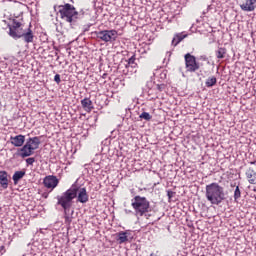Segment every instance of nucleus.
Returning <instances> with one entry per match:
<instances>
[{
    "instance_id": "obj_1",
    "label": "nucleus",
    "mask_w": 256,
    "mask_h": 256,
    "mask_svg": "<svg viewBox=\"0 0 256 256\" xmlns=\"http://www.w3.org/2000/svg\"><path fill=\"white\" fill-rule=\"evenodd\" d=\"M205 197L211 205H220L225 201V189L218 183H211L206 185Z\"/></svg>"
},
{
    "instance_id": "obj_2",
    "label": "nucleus",
    "mask_w": 256,
    "mask_h": 256,
    "mask_svg": "<svg viewBox=\"0 0 256 256\" xmlns=\"http://www.w3.org/2000/svg\"><path fill=\"white\" fill-rule=\"evenodd\" d=\"M77 193H79V186L72 185L62 195L57 196V205H61L64 212L67 213L73 207V199H77Z\"/></svg>"
},
{
    "instance_id": "obj_3",
    "label": "nucleus",
    "mask_w": 256,
    "mask_h": 256,
    "mask_svg": "<svg viewBox=\"0 0 256 256\" xmlns=\"http://www.w3.org/2000/svg\"><path fill=\"white\" fill-rule=\"evenodd\" d=\"M41 145V139L37 136L29 138L22 148L18 149L16 152L17 157L25 159L26 157H31L35 153L36 149Z\"/></svg>"
},
{
    "instance_id": "obj_4",
    "label": "nucleus",
    "mask_w": 256,
    "mask_h": 256,
    "mask_svg": "<svg viewBox=\"0 0 256 256\" xmlns=\"http://www.w3.org/2000/svg\"><path fill=\"white\" fill-rule=\"evenodd\" d=\"M132 209H134L135 215L143 217L146 213H149L151 209V202L147 198L137 195L131 199Z\"/></svg>"
},
{
    "instance_id": "obj_5",
    "label": "nucleus",
    "mask_w": 256,
    "mask_h": 256,
    "mask_svg": "<svg viewBox=\"0 0 256 256\" xmlns=\"http://www.w3.org/2000/svg\"><path fill=\"white\" fill-rule=\"evenodd\" d=\"M58 9L61 19L66 21V23H77V19H79V12L75 6L66 3L64 5H59Z\"/></svg>"
},
{
    "instance_id": "obj_6",
    "label": "nucleus",
    "mask_w": 256,
    "mask_h": 256,
    "mask_svg": "<svg viewBox=\"0 0 256 256\" xmlns=\"http://www.w3.org/2000/svg\"><path fill=\"white\" fill-rule=\"evenodd\" d=\"M94 35H96L97 39L100 41H104V43H113V41H117V30H102L95 31Z\"/></svg>"
},
{
    "instance_id": "obj_7",
    "label": "nucleus",
    "mask_w": 256,
    "mask_h": 256,
    "mask_svg": "<svg viewBox=\"0 0 256 256\" xmlns=\"http://www.w3.org/2000/svg\"><path fill=\"white\" fill-rule=\"evenodd\" d=\"M185 59V65L186 70L188 73H195V71H199V63H197V58L195 56L191 55L190 53H187L184 56Z\"/></svg>"
},
{
    "instance_id": "obj_8",
    "label": "nucleus",
    "mask_w": 256,
    "mask_h": 256,
    "mask_svg": "<svg viewBox=\"0 0 256 256\" xmlns=\"http://www.w3.org/2000/svg\"><path fill=\"white\" fill-rule=\"evenodd\" d=\"M43 183L47 189H55L59 185V179L56 176H46Z\"/></svg>"
},
{
    "instance_id": "obj_9",
    "label": "nucleus",
    "mask_w": 256,
    "mask_h": 256,
    "mask_svg": "<svg viewBox=\"0 0 256 256\" xmlns=\"http://www.w3.org/2000/svg\"><path fill=\"white\" fill-rule=\"evenodd\" d=\"M76 197H77L78 203H87L89 201V194H87V188L78 187V192Z\"/></svg>"
},
{
    "instance_id": "obj_10",
    "label": "nucleus",
    "mask_w": 256,
    "mask_h": 256,
    "mask_svg": "<svg viewBox=\"0 0 256 256\" xmlns=\"http://www.w3.org/2000/svg\"><path fill=\"white\" fill-rule=\"evenodd\" d=\"M21 39H23L24 43H33L35 40V34H33V30H31V28L24 30L21 34Z\"/></svg>"
},
{
    "instance_id": "obj_11",
    "label": "nucleus",
    "mask_w": 256,
    "mask_h": 256,
    "mask_svg": "<svg viewBox=\"0 0 256 256\" xmlns=\"http://www.w3.org/2000/svg\"><path fill=\"white\" fill-rule=\"evenodd\" d=\"M10 143L11 145H14V147H23L25 144V136L21 134L17 136H11Z\"/></svg>"
},
{
    "instance_id": "obj_12",
    "label": "nucleus",
    "mask_w": 256,
    "mask_h": 256,
    "mask_svg": "<svg viewBox=\"0 0 256 256\" xmlns=\"http://www.w3.org/2000/svg\"><path fill=\"white\" fill-rule=\"evenodd\" d=\"M0 186L2 189H7L9 187V174L7 171H0Z\"/></svg>"
},
{
    "instance_id": "obj_13",
    "label": "nucleus",
    "mask_w": 256,
    "mask_h": 256,
    "mask_svg": "<svg viewBox=\"0 0 256 256\" xmlns=\"http://www.w3.org/2000/svg\"><path fill=\"white\" fill-rule=\"evenodd\" d=\"M255 3L256 0H245V3L241 4L240 8L242 9V11H255Z\"/></svg>"
},
{
    "instance_id": "obj_14",
    "label": "nucleus",
    "mask_w": 256,
    "mask_h": 256,
    "mask_svg": "<svg viewBox=\"0 0 256 256\" xmlns=\"http://www.w3.org/2000/svg\"><path fill=\"white\" fill-rule=\"evenodd\" d=\"M23 31V28H9L8 35L12 37V39H21Z\"/></svg>"
},
{
    "instance_id": "obj_15",
    "label": "nucleus",
    "mask_w": 256,
    "mask_h": 256,
    "mask_svg": "<svg viewBox=\"0 0 256 256\" xmlns=\"http://www.w3.org/2000/svg\"><path fill=\"white\" fill-rule=\"evenodd\" d=\"M246 177L248 179V182L251 184V185H256V172L255 170L249 168L247 171H246Z\"/></svg>"
},
{
    "instance_id": "obj_16",
    "label": "nucleus",
    "mask_w": 256,
    "mask_h": 256,
    "mask_svg": "<svg viewBox=\"0 0 256 256\" xmlns=\"http://www.w3.org/2000/svg\"><path fill=\"white\" fill-rule=\"evenodd\" d=\"M129 233L128 232H124L121 231L119 233H117V241L119 243V245H123V243H127V241H129Z\"/></svg>"
},
{
    "instance_id": "obj_17",
    "label": "nucleus",
    "mask_w": 256,
    "mask_h": 256,
    "mask_svg": "<svg viewBox=\"0 0 256 256\" xmlns=\"http://www.w3.org/2000/svg\"><path fill=\"white\" fill-rule=\"evenodd\" d=\"M24 177H25V170L16 171L12 176L14 185H17V183H19V181H21V179H23Z\"/></svg>"
},
{
    "instance_id": "obj_18",
    "label": "nucleus",
    "mask_w": 256,
    "mask_h": 256,
    "mask_svg": "<svg viewBox=\"0 0 256 256\" xmlns=\"http://www.w3.org/2000/svg\"><path fill=\"white\" fill-rule=\"evenodd\" d=\"M185 38H187V34H183V33L176 34L172 40V45H174V47H177V45L180 44L181 41H183V39Z\"/></svg>"
},
{
    "instance_id": "obj_19",
    "label": "nucleus",
    "mask_w": 256,
    "mask_h": 256,
    "mask_svg": "<svg viewBox=\"0 0 256 256\" xmlns=\"http://www.w3.org/2000/svg\"><path fill=\"white\" fill-rule=\"evenodd\" d=\"M81 105L85 111H91L93 109V102L89 98L81 100Z\"/></svg>"
},
{
    "instance_id": "obj_20",
    "label": "nucleus",
    "mask_w": 256,
    "mask_h": 256,
    "mask_svg": "<svg viewBox=\"0 0 256 256\" xmlns=\"http://www.w3.org/2000/svg\"><path fill=\"white\" fill-rule=\"evenodd\" d=\"M225 55H227V48H218V50L216 51L217 59H225Z\"/></svg>"
},
{
    "instance_id": "obj_21",
    "label": "nucleus",
    "mask_w": 256,
    "mask_h": 256,
    "mask_svg": "<svg viewBox=\"0 0 256 256\" xmlns=\"http://www.w3.org/2000/svg\"><path fill=\"white\" fill-rule=\"evenodd\" d=\"M217 84V78L215 76L209 77L206 80V87H213Z\"/></svg>"
},
{
    "instance_id": "obj_22",
    "label": "nucleus",
    "mask_w": 256,
    "mask_h": 256,
    "mask_svg": "<svg viewBox=\"0 0 256 256\" xmlns=\"http://www.w3.org/2000/svg\"><path fill=\"white\" fill-rule=\"evenodd\" d=\"M139 118L144 119L145 121H151V119H153L151 114H149L148 112H142Z\"/></svg>"
},
{
    "instance_id": "obj_23",
    "label": "nucleus",
    "mask_w": 256,
    "mask_h": 256,
    "mask_svg": "<svg viewBox=\"0 0 256 256\" xmlns=\"http://www.w3.org/2000/svg\"><path fill=\"white\" fill-rule=\"evenodd\" d=\"M9 29H21V22L13 20L12 25L8 26Z\"/></svg>"
},
{
    "instance_id": "obj_24",
    "label": "nucleus",
    "mask_w": 256,
    "mask_h": 256,
    "mask_svg": "<svg viewBox=\"0 0 256 256\" xmlns=\"http://www.w3.org/2000/svg\"><path fill=\"white\" fill-rule=\"evenodd\" d=\"M241 198V190L239 189V186L236 187L234 191V200L237 201V199Z\"/></svg>"
},
{
    "instance_id": "obj_25",
    "label": "nucleus",
    "mask_w": 256,
    "mask_h": 256,
    "mask_svg": "<svg viewBox=\"0 0 256 256\" xmlns=\"http://www.w3.org/2000/svg\"><path fill=\"white\" fill-rule=\"evenodd\" d=\"M67 213H68V211H66V212L64 211L65 223H66V225H71V221H73V219Z\"/></svg>"
},
{
    "instance_id": "obj_26",
    "label": "nucleus",
    "mask_w": 256,
    "mask_h": 256,
    "mask_svg": "<svg viewBox=\"0 0 256 256\" xmlns=\"http://www.w3.org/2000/svg\"><path fill=\"white\" fill-rule=\"evenodd\" d=\"M128 65H131L132 67H137V64L135 63V55L128 59Z\"/></svg>"
},
{
    "instance_id": "obj_27",
    "label": "nucleus",
    "mask_w": 256,
    "mask_h": 256,
    "mask_svg": "<svg viewBox=\"0 0 256 256\" xmlns=\"http://www.w3.org/2000/svg\"><path fill=\"white\" fill-rule=\"evenodd\" d=\"M175 196V192L168 190L167 191V197L169 200L173 199V197Z\"/></svg>"
},
{
    "instance_id": "obj_28",
    "label": "nucleus",
    "mask_w": 256,
    "mask_h": 256,
    "mask_svg": "<svg viewBox=\"0 0 256 256\" xmlns=\"http://www.w3.org/2000/svg\"><path fill=\"white\" fill-rule=\"evenodd\" d=\"M54 81L59 85V83H61V75L56 74L54 76Z\"/></svg>"
},
{
    "instance_id": "obj_29",
    "label": "nucleus",
    "mask_w": 256,
    "mask_h": 256,
    "mask_svg": "<svg viewBox=\"0 0 256 256\" xmlns=\"http://www.w3.org/2000/svg\"><path fill=\"white\" fill-rule=\"evenodd\" d=\"M26 163L27 165H33V163H35V158H27Z\"/></svg>"
},
{
    "instance_id": "obj_30",
    "label": "nucleus",
    "mask_w": 256,
    "mask_h": 256,
    "mask_svg": "<svg viewBox=\"0 0 256 256\" xmlns=\"http://www.w3.org/2000/svg\"><path fill=\"white\" fill-rule=\"evenodd\" d=\"M157 89H158V91H163V89H165V85L164 84H158Z\"/></svg>"
},
{
    "instance_id": "obj_31",
    "label": "nucleus",
    "mask_w": 256,
    "mask_h": 256,
    "mask_svg": "<svg viewBox=\"0 0 256 256\" xmlns=\"http://www.w3.org/2000/svg\"><path fill=\"white\" fill-rule=\"evenodd\" d=\"M82 15H85V11H84V10H80V11L78 12V19H79V17H81Z\"/></svg>"
},
{
    "instance_id": "obj_32",
    "label": "nucleus",
    "mask_w": 256,
    "mask_h": 256,
    "mask_svg": "<svg viewBox=\"0 0 256 256\" xmlns=\"http://www.w3.org/2000/svg\"><path fill=\"white\" fill-rule=\"evenodd\" d=\"M91 27V25H87L85 28H84V32H87L89 31V28Z\"/></svg>"
},
{
    "instance_id": "obj_33",
    "label": "nucleus",
    "mask_w": 256,
    "mask_h": 256,
    "mask_svg": "<svg viewBox=\"0 0 256 256\" xmlns=\"http://www.w3.org/2000/svg\"><path fill=\"white\" fill-rule=\"evenodd\" d=\"M250 165H256V160L255 161H251Z\"/></svg>"
},
{
    "instance_id": "obj_34",
    "label": "nucleus",
    "mask_w": 256,
    "mask_h": 256,
    "mask_svg": "<svg viewBox=\"0 0 256 256\" xmlns=\"http://www.w3.org/2000/svg\"><path fill=\"white\" fill-rule=\"evenodd\" d=\"M54 11H57V5H54Z\"/></svg>"
},
{
    "instance_id": "obj_35",
    "label": "nucleus",
    "mask_w": 256,
    "mask_h": 256,
    "mask_svg": "<svg viewBox=\"0 0 256 256\" xmlns=\"http://www.w3.org/2000/svg\"><path fill=\"white\" fill-rule=\"evenodd\" d=\"M254 191L256 192V188H254Z\"/></svg>"
}]
</instances>
